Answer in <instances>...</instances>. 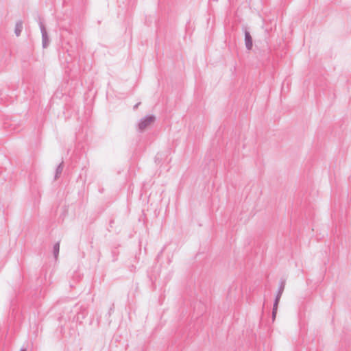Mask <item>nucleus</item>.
Here are the masks:
<instances>
[{"label":"nucleus","instance_id":"obj_1","mask_svg":"<svg viewBox=\"0 0 351 351\" xmlns=\"http://www.w3.org/2000/svg\"><path fill=\"white\" fill-rule=\"evenodd\" d=\"M155 120L156 117L153 115H150L143 119L138 123V130L140 131H144L153 125Z\"/></svg>","mask_w":351,"mask_h":351},{"label":"nucleus","instance_id":"obj_2","mask_svg":"<svg viewBox=\"0 0 351 351\" xmlns=\"http://www.w3.org/2000/svg\"><path fill=\"white\" fill-rule=\"evenodd\" d=\"M245 43L246 48L248 50H251L253 46L252 38L249 32H245Z\"/></svg>","mask_w":351,"mask_h":351},{"label":"nucleus","instance_id":"obj_3","mask_svg":"<svg viewBox=\"0 0 351 351\" xmlns=\"http://www.w3.org/2000/svg\"><path fill=\"white\" fill-rule=\"evenodd\" d=\"M41 32L43 36V45L44 47H46L48 45V37L47 32L43 26H41Z\"/></svg>","mask_w":351,"mask_h":351},{"label":"nucleus","instance_id":"obj_4","mask_svg":"<svg viewBox=\"0 0 351 351\" xmlns=\"http://www.w3.org/2000/svg\"><path fill=\"white\" fill-rule=\"evenodd\" d=\"M23 28V23L21 21L17 22L15 25V30H14V32H15V34L16 36H19L21 35Z\"/></svg>","mask_w":351,"mask_h":351},{"label":"nucleus","instance_id":"obj_5","mask_svg":"<svg viewBox=\"0 0 351 351\" xmlns=\"http://www.w3.org/2000/svg\"><path fill=\"white\" fill-rule=\"evenodd\" d=\"M63 170V165L62 163L60 164L59 166L56 169V175H55V179H58L60 174L62 173Z\"/></svg>","mask_w":351,"mask_h":351},{"label":"nucleus","instance_id":"obj_6","mask_svg":"<svg viewBox=\"0 0 351 351\" xmlns=\"http://www.w3.org/2000/svg\"><path fill=\"white\" fill-rule=\"evenodd\" d=\"M59 250H60V244H59V243H57L53 246V254H54V256L56 258H57V256L58 255Z\"/></svg>","mask_w":351,"mask_h":351},{"label":"nucleus","instance_id":"obj_7","mask_svg":"<svg viewBox=\"0 0 351 351\" xmlns=\"http://www.w3.org/2000/svg\"><path fill=\"white\" fill-rule=\"evenodd\" d=\"M283 289H284V287L282 286L279 290V292H278V294L276 296V300H275V303L274 304H278V302H279V300H280V298L281 297V294L283 291Z\"/></svg>","mask_w":351,"mask_h":351},{"label":"nucleus","instance_id":"obj_8","mask_svg":"<svg viewBox=\"0 0 351 351\" xmlns=\"http://www.w3.org/2000/svg\"><path fill=\"white\" fill-rule=\"evenodd\" d=\"M283 289H284V287L282 286L279 290V292H278V294L276 296V300H275V303L274 304H278V302H279V300H280V298L281 297V294L283 291Z\"/></svg>","mask_w":351,"mask_h":351},{"label":"nucleus","instance_id":"obj_9","mask_svg":"<svg viewBox=\"0 0 351 351\" xmlns=\"http://www.w3.org/2000/svg\"><path fill=\"white\" fill-rule=\"evenodd\" d=\"M277 308H278V304H274V308H273V312H277Z\"/></svg>","mask_w":351,"mask_h":351},{"label":"nucleus","instance_id":"obj_10","mask_svg":"<svg viewBox=\"0 0 351 351\" xmlns=\"http://www.w3.org/2000/svg\"><path fill=\"white\" fill-rule=\"evenodd\" d=\"M276 315V312H273V313H272V315H273V318H274V319L275 318Z\"/></svg>","mask_w":351,"mask_h":351},{"label":"nucleus","instance_id":"obj_11","mask_svg":"<svg viewBox=\"0 0 351 351\" xmlns=\"http://www.w3.org/2000/svg\"><path fill=\"white\" fill-rule=\"evenodd\" d=\"M21 351H25V350L23 349V350H21Z\"/></svg>","mask_w":351,"mask_h":351}]
</instances>
